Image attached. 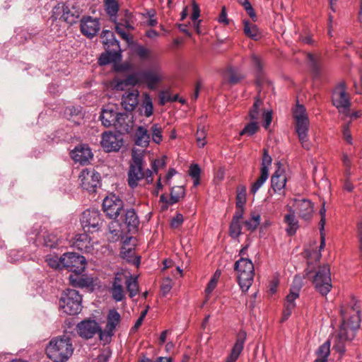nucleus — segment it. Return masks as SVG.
<instances>
[{
  "instance_id": "nucleus-1",
  "label": "nucleus",
  "mask_w": 362,
  "mask_h": 362,
  "mask_svg": "<svg viewBox=\"0 0 362 362\" xmlns=\"http://www.w3.org/2000/svg\"><path fill=\"white\" fill-rule=\"evenodd\" d=\"M361 305L354 296L341 307L342 322L334 339L333 349L342 356L346 352V344L355 337L361 323Z\"/></svg>"
},
{
  "instance_id": "nucleus-2",
  "label": "nucleus",
  "mask_w": 362,
  "mask_h": 362,
  "mask_svg": "<svg viewBox=\"0 0 362 362\" xmlns=\"http://www.w3.org/2000/svg\"><path fill=\"white\" fill-rule=\"evenodd\" d=\"M73 353L74 346L67 336L52 339L46 348L47 356L53 362H66Z\"/></svg>"
},
{
  "instance_id": "nucleus-3",
  "label": "nucleus",
  "mask_w": 362,
  "mask_h": 362,
  "mask_svg": "<svg viewBox=\"0 0 362 362\" xmlns=\"http://www.w3.org/2000/svg\"><path fill=\"white\" fill-rule=\"evenodd\" d=\"M146 178V182H153V172L144 169V158L141 153L132 151V158L128 170L127 182L129 186L134 189L136 187L139 182Z\"/></svg>"
},
{
  "instance_id": "nucleus-4",
  "label": "nucleus",
  "mask_w": 362,
  "mask_h": 362,
  "mask_svg": "<svg viewBox=\"0 0 362 362\" xmlns=\"http://www.w3.org/2000/svg\"><path fill=\"white\" fill-rule=\"evenodd\" d=\"M293 117L296 122V132L298 139L303 148L309 150L311 146L308 136L310 122L304 105L297 104L293 111Z\"/></svg>"
},
{
  "instance_id": "nucleus-5",
  "label": "nucleus",
  "mask_w": 362,
  "mask_h": 362,
  "mask_svg": "<svg viewBox=\"0 0 362 362\" xmlns=\"http://www.w3.org/2000/svg\"><path fill=\"white\" fill-rule=\"evenodd\" d=\"M234 270L238 273V281L243 292H246L252 286L255 268L252 262L245 257H241L234 264Z\"/></svg>"
},
{
  "instance_id": "nucleus-6",
  "label": "nucleus",
  "mask_w": 362,
  "mask_h": 362,
  "mask_svg": "<svg viewBox=\"0 0 362 362\" xmlns=\"http://www.w3.org/2000/svg\"><path fill=\"white\" fill-rule=\"evenodd\" d=\"M82 296L78 291L68 288L65 290L59 300V308L67 315H76L81 310Z\"/></svg>"
},
{
  "instance_id": "nucleus-7",
  "label": "nucleus",
  "mask_w": 362,
  "mask_h": 362,
  "mask_svg": "<svg viewBox=\"0 0 362 362\" xmlns=\"http://www.w3.org/2000/svg\"><path fill=\"white\" fill-rule=\"evenodd\" d=\"M332 103V105L338 109L339 112L346 115L349 114L351 100L344 81H340L333 89Z\"/></svg>"
},
{
  "instance_id": "nucleus-8",
  "label": "nucleus",
  "mask_w": 362,
  "mask_h": 362,
  "mask_svg": "<svg viewBox=\"0 0 362 362\" xmlns=\"http://www.w3.org/2000/svg\"><path fill=\"white\" fill-rule=\"evenodd\" d=\"M313 284L315 290L322 296H326L328 294L332 287L330 268L328 264L318 267L313 276Z\"/></svg>"
},
{
  "instance_id": "nucleus-9",
  "label": "nucleus",
  "mask_w": 362,
  "mask_h": 362,
  "mask_svg": "<svg viewBox=\"0 0 362 362\" xmlns=\"http://www.w3.org/2000/svg\"><path fill=\"white\" fill-rule=\"evenodd\" d=\"M52 11L56 19L63 20L70 25L75 23L81 14L79 8L73 4L59 3Z\"/></svg>"
},
{
  "instance_id": "nucleus-10",
  "label": "nucleus",
  "mask_w": 362,
  "mask_h": 362,
  "mask_svg": "<svg viewBox=\"0 0 362 362\" xmlns=\"http://www.w3.org/2000/svg\"><path fill=\"white\" fill-rule=\"evenodd\" d=\"M98 242L92 240L86 233L76 235L72 244V246L78 251L92 255L98 253Z\"/></svg>"
},
{
  "instance_id": "nucleus-11",
  "label": "nucleus",
  "mask_w": 362,
  "mask_h": 362,
  "mask_svg": "<svg viewBox=\"0 0 362 362\" xmlns=\"http://www.w3.org/2000/svg\"><path fill=\"white\" fill-rule=\"evenodd\" d=\"M63 268L74 273H82L86 264V258L75 252H66L62 255Z\"/></svg>"
},
{
  "instance_id": "nucleus-12",
  "label": "nucleus",
  "mask_w": 362,
  "mask_h": 362,
  "mask_svg": "<svg viewBox=\"0 0 362 362\" xmlns=\"http://www.w3.org/2000/svg\"><path fill=\"white\" fill-rule=\"evenodd\" d=\"M81 223L85 231L90 233L98 231L102 225L99 211L96 210H86L81 215Z\"/></svg>"
},
{
  "instance_id": "nucleus-13",
  "label": "nucleus",
  "mask_w": 362,
  "mask_h": 362,
  "mask_svg": "<svg viewBox=\"0 0 362 362\" xmlns=\"http://www.w3.org/2000/svg\"><path fill=\"white\" fill-rule=\"evenodd\" d=\"M106 320L105 329L100 330V338L102 340L111 339L121 322L122 317L117 310L111 309L107 315Z\"/></svg>"
},
{
  "instance_id": "nucleus-14",
  "label": "nucleus",
  "mask_w": 362,
  "mask_h": 362,
  "mask_svg": "<svg viewBox=\"0 0 362 362\" xmlns=\"http://www.w3.org/2000/svg\"><path fill=\"white\" fill-rule=\"evenodd\" d=\"M81 187L90 192H94L100 185V175L94 169H84L79 175Z\"/></svg>"
},
{
  "instance_id": "nucleus-15",
  "label": "nucleus",
  "mask_w": 362,
  "mask_h": 362,
  "mask_svg": "<svg viewBox=\"0 0 362 362\" xmlns=\"http://www.w3.org/2000/svg\"><path fill=\"white\" fill-rule=\"evenodd\" d=\"M103 209L107 216L115 219L123 209V202L115 194H110L103 199Z\"/></svg>"
},
{
  "instance_id": "nucleus-16",
  "label": "nucleus",
  "mask_w": 362,
  "mask_h": 362,
  "mask_svg": "<svg viewBox=\"0 0 362 362\" xmlns=\"http://www.w3.org/2000/svg\"><path fill=\"white\" fill-rule=\"evenodd\" d=\"M122 134L106 132L102 135L101 146L106 152L118 151L123 145Z\"/></svg>"
},
{
  "instance_id": "nucleus-17",
  "label": "nucleus",
  "mask_w": 362,
  "mask_h": 362,
  "mask_svg": "<svg viewBox=\"0 0 362 362\" xmlns=\"http://www.w3.org/2000/svg\"><path fill=\"white\" fill-rule=\"evenodd\" d=\"M106 11L110 16V19L115 24V30L119 36L129 43L132 41V37L124 30H122L117 22V14L119 11V6L115 0H107L105 2Z\"/></svg>"
},
{
  "instance_id": "nucleus-18",
  "label": "nucleus",
  "mask_w": 362,
  "mask_h": 362,
  "mask_svg": "<svg viewBox=\"0 0 362 362\" xmlns=\"http://www.w3.org/2000/svg\"><path fill=\"white\" fill-rule=\"evenodd\" d=\"M80 28L81 33L88 38L95 37L100 30V23L98 18L84 16L81 20Z\"/></svg>"
},
{
  "instance_id": "nucleus-19",
  "label": "nucleus",
  "mask_w": 362,
  "mask_h": 362,
  "mask_svg": "<svg viewBox=\"0 0 362 362\" xmlns=\"http://www.w3.org/2000/svg\"><path fill=\"white\" fill-rule=\"evenodd\" d=\"M70 155L76 163H79L81 165L88 163L90 160L93 158L91 150L86 144L76 146L75 148L71 151Z\"/></svg>"
},
{
  "instance_id": "nucleus-20",
  "label": "nucleus",
  "mask_w": 362,
  "mask_h": 362,
  "mask_svg": "<svg viewBox=\"0 0 362 362\" xmlns=\"http://www.w3.org/2000/svg\"><path fill=\"white\" fill-rule=\"evenodd\" d=\"M78 334L86 339L92 338L96 333L100 334L102 330L97 322L95 320H84L77 325Z\"/></svg>"
},
{
  "instance_id": "nucleus-21",
  "label": "nucleus",
  "mask_w": 362,
  "mask_h": 362,
  "mask_svg": "<svg viewBox=\"0 0 362 362\" xmlns=\"http://www.w3.org/2000/svg\"><path fill=\"white\" fill-rule=\"evenodd\" d=\"M133 116L129 113L118 112L114 127L120 134L129 133L133 127Z\"/></svg>"
},
{
  "instance_id": "nucleus-22",
  "label": "nucleus",
  "mask_w": 362,
  "mask_h": 362,
  "mask_svg": "<svg viewBox=\"0 0 362 362\" xmlns=\"http://www.w3.org/2000/svg\"><path fill=\"white\" fill-rule=\"evenodd\" d=\"M139 92L138 90L127 91L122 97V106L128 112L133 111L139 103Z\"/></svg>"
},
{
  "instance_id": "nucleus-23",
  "label": "nucleus",
  "mask_w": 362,
  "mask_h": 362,
  "mask_svg": "<svg viewBox=\"0 0 362 362\" xmlns=\"http://www.w3.org/2000/svg\"><path fill=\"white\" fill-rule=\"evenodd\" d=\"M278 169L274 172L271 178V186L275 192H281L286 186V177L284 170L281 169L280 163H277Z\"/></svg>"
},
{
  "instance_id": "nucleus-24",
  "label": "nucleus",
  "mask_w": 362,
  "mask_h": 362,
  "mask_svg": "<svg viewBox=\"0 0 362 362\" xmlns=\"http://www.w3.org/2000/svg\"><path fill=\"white\" fill-rule=\"evenodd\" d=\"M246 333L240 332L237 336L236 341L231 350L230 355L227 357L226 362H235L243 350Z\"/></svg>"
},
{
  "instance_id": "nucleus-25",
  "label": "nucleus",
  "mask_w": 362,
  "mask_h": 362,
  "mask_svg": "<svg viewBox=\"0 0 362 362\" xmlns=\"http://www.w3.org/2000/svg\"><path fill=\"white\" fill-rule=\"evenodd\" d=\"M298 297V289L296 291H293L292 289H291L290 293L287 295L286 298L284 308L283 310V316L281 320V322L287 320L288 317L291 316L293 309L296 308L295 300Z\"/></svg>"
},
{
  "instance_id": "nucleus-26",
  "label": "nucleus",
  "mask_w": 362,
  "mask_h": 362,
  "mask_svg": "<svg viewBox=\"0 0 362 362\" xmlns=\"http://www.w3.org/2000/svg\"><path fill=\"white\" fill-rule=\"evenodd\" d=\"M81 273L71 274L69 277V283L73 286L81 288H93V280L89 276L81 275Z\"/></svg>"
},
{
  "instance_id": "nucleus-27",
  "label": "nucleus",
  "mask_w": 362,
  "mask_h": 362,
  "mask_svg": "<svg viewBox=\"0 0 362 362\" xmlns=\"http://www.w3.org/2000/svg\"><path fill=\"white\" fill-rule=\"evenodd\" d=\"M124 224L129 233L137 231L139 219L134 209H130L126 211L124 216Z\"/></svg>"
},
{
  "instance_id": "nucleus-28",
  "label": "nucleus",
  "mask_w": 362,
  "mask_h": 362,
  "mask_svg": "<svg viewBox=\"0 0 362 362\" xmlns=\"http://www.w3.org/2000/svg\"><path fill=\"white\" fill-rule=\"evenodd\" d=\"M141 82H145L150 89L156 88L157 83L161 80L162 76L158 71L148 70L141 72Z\"/></svg>"
},
{
  "instance_id": "nucleus-29",
  "label": "nucleus",
  "mask_w": 362,
  "mask_h": 362,
  "mask_svg": "<svg viewBox=\"0 0 362 362\" xmlns=\"http://www.w3.org/2000/svg\"><path fill=\"white\" fill-rule=\"evenodd\" d=\"M101 38L103 39V43L105 45V49H111L115 54L119 51V42L112 31L107 30H103Z\"/></svg>"
},
{
  "instance_id": "nucleus-30",
  "label": "nucleus",
  "mask_w": 362,
  "mask_h": 362,
  "mask_svg": "<svg viewBox=\"0 0 362 362\" xmlns=\"http://www.w3.org/2000/svg\"><path fill=\"white\" fill-rule=\"evenodd\" d=\"M298 216L305 220L309 221L313 216L314 211L313 204L308 199H302L297 203Z\"/></svg>"
},
{
  "instance_id": "nucleus-31",
  "label": "nucleus",
  "mask_w": 362,
  "mask_h": 362,
  "mask_svg": "<svg viewBox=\"0 0 362 362\" xmlns=\"http://www.w3.org/2000/svg\"><path fill=\"white\" fill-rule=\"evenodd\" d=\"M140 83H141V72H136L128 75L124 79L117 81L115 88L117 90H123L129 86H134Z\"/></svg>"
},
{
  "instance_id": "nucleus-32",
  "label": "nucleus",
  "mask_w": 362,
  "mask_h": 362,
  "mask_svg": "<svg viewBox=\"0 0 362 362\" xmlns=\"http://www.w3.org/2000/svg\"><path fill=\"white\" fill-rule=\"evenodd\" d=\"M118 112L110 107L103 109L100 116L102 124L105 127H114Z\"/></svg>"
},
{
  "instance_id": "nucleus-33",
  "label": "nucleus",
  "mask_w": 362,
  "mask_h": 362,
  "mask_svg": "<svg viewBox=\"0 0 362 362\" xmlns=\"http://www.w3.org/2000/svg\"><path fill=\"white\" fill-rule=\"evenodd\" d=\"M149 142L150 134L148 130L144 127H138L135 132V144L141 147H147Z\"/></svg>"
},
{
  "instance_id": "nucleus-34",
  "label": "nucleus",
  "mask_w": 362,
  "mask_h": 362,
  "mask_svg": "<svg viewBox=\"0 0 362 362\" xmlns=\"http://www.w3.org/2000/svg\"><path fill=\"white\" fill-rule=\"evenodd\" d=\"M308 59L310 62V66L312 71L315 76H318L322 73L323 66H324V60L321 55H313L310 53H308Z\"/></svg>"
},
{
  "instance_id": "nucleus-35",
  "label": "nucleus",
  "mask_w": 362,
  "mask_h": 362,
  "mask_svg": "<svg viewBox=\"0 0 362 362\" xmlns=\"http://www.w3.org/2000/svg\"><path fill=\"white\" fill-rule=\"evenodd\" d=\"M330 341L327 340L316 350L317 358L314 362H327L330 354Z\"/></svg>"
},
{
  "instance_id": "nucleus-36",
  "label": "nucleus",
  "mask_w": 362,
  "mask_h": 362,
  "mask_svg": "<svg viewBox=\"0 0 362 362\" xmlns=\"http://www.w3.org/2000/svg\"><path fill=\"white\" fill-rule=\"evenodd\" d=\"M243 24L244 33L247 37L255 41L260 38L261 33H259V29L256 25L250 23L247 20H244Z\"/></svg>"
},
{
  "instance_id": "nucleus-37",
  "label": "nucleus",
  "mask_w": 362,
  "mask_h": 362,
  "mask_svg": "<svg viewBox=\"0 0 362 362\" xmlns=\"http://www.w3.org/2000/svg\"><path fill=\"white\" fill-rule=\"evenodd\" d=\"M290 211L291 213L284 216V221L288 225L286 228L288 235L292 236L296 233L298 224V221L296 219L294 211L291 209Z\"/></svg>"
},
{
  "instance_id": "nucleus-38",
  "label": "nucleus",
  "mask_w": 362,
  "mask_h": 362,
  "mask_svg": "<svg viewBox=\"0 0 362 362\" xmlns=\"http://www.w3.org/2000/svg\"><path fill=\"white\" fill-rule=\"evenodd\" d=\"M202 169L199 164L192 163L187 170V175L193 181V187H197L200 185Z\"/></svg>"
},
{
  "instance_id": "nucleus-39",
  "label": "nucleus",
  "mask_w": 362,
  "mask_h": 362,
  "mask_svg": "<svg viewBox=\"0 0 362 362\" xmlns=\"http://www.w3.org/2000/svg\"><path fill=\"white\" fill-rule=\"evenodd\" d=\"M125 284L130 298H134L138 294L139 284L136 276H128L125 281Z\"/></svg>"
},
{
  "instance_id": "nucleus-40",
  "label": "nucleus",
  "mask_w": 362,
  "mask_h": 362,
  "mask_svg": "<svg viewBox=\"0 0 362 362\" xmlns=\"http://www.w3.org/2000/svg\"><path fill=\"white\" fill-rule=\"evenodd\" d=\"M228 82L231 85H235L243 80L245 76L236 69L230 67L226 71Z\"/></svg>"
},
{
  "instance_id": "nucleus-41",
  "label": "nucleus",
  "mask_w": 362,
  "mask_h": 362,
  "mask_svg": "<svg viewBox=\"0 0 362 362\" xmlns=\"http://www.w3.org/2000/svg\"><path fill=\"white\" fill-rule=\"evenodd\" d=\"M263 105V100L260 99L259 95L255 98V101L250 109L249 117L251 120H257L259 119L261 107Z\"/></svg>"
},
{
  "instance_id": "nucleus-42",
  "label": "nucleus",
  "mask_w": 362,
  "mask_h": 362,
  "mask_svg": "<svg viewBox=\"0 0 362 362\" xmlns=\"http://www.w3.org/2000/svg\"><path fill=\"white\" fill-rule=\"evenodd\" d=\"M260 176L258 179L252 185L250 192L255 194L258 189L262 186V185L266 182L269 177V173L267 172V170L264 168L263 169H260Z\"/></svg>"
},
{
  "instance_id": "nucleus-43",
  "label": "nucleus",
  "mask_w": 362,
  "mask_h": 362,
  "mask_svg": "<svg viewBox=\"0 0 362 362\" xmlns=\"http://www.w3.org/2000/svg\"><path fill=\"white\" fill-rule=\"evenodd\" d=\"M259 129V126L257 120H251L247 124L243 130L240 132V136L247 135L248 136H253Z\"/></svg>"
},
{
  "instance_id": "nucleus-44",
  "label": "nucleus",
  "mask_w": 362,
  "mask_h": 362,
  "mask_svg": "<svg viewBox=\"0 0 362 362\" xmlns=\"http://www.w3.org/2000/svg\"><path fill=\"white\" fill-rule=\"evenodd\" d=\"M260 223V215L256 212L251 213L250 219L245 221V226L247 229L251 232L256 230Z\"/></svg>"
},
{
  "instance_id": "nucleus-45",
  "label": "nucleus",
  "mask_w": 362,
  "mask_h": 362,
  "mask_svg": "<svg viewBox=\"0 0 362 362\" xmlns=\"http://www.w3.org/2000/svg\"><path fill=\"white\" fill-rule=\"evenodd\" d=\"M119 56L118 52L115 54L111 49H106V53L102 54L98 59L100 65H106L115 60L116 57Z\"/></svg>"
},
{
  "instance_id": "nucleus-46",
  "label": "nucleus",
  "mask_w": 362,
  "mask_h": 362,
  "mask_svg": "<svg viewBox=\"0 0 362 362\" xmlns=\"http://www.w3.org/2000/svg\"><path fill=\"white\" fill-rule=\"evenodd\" d=\"M47 264L55 269H61L63 268L62 256L59 257L57 255H49L46 257Z\"/></svg>"
},
{
  "instance_id": "nucleus-47",
  "label": "nucleus",
  "mask_w": 362,
  "mask_h": 362,
  "mask_svg": "<svg viewBox=\"0 0 362 362\" xmlns=\"http://www.w3.org/2000/svg\"><path fill=\"white\" fill-rule=\"evenodd\" d=\"M247 189L246 187L244 185H240L237 188V195H236V207H242L246 203V196H247Z\"/></svg>"
},
{
  "instance_id": "nucleus-48",
  "label": "nucleus",
  "mask_w": 362,
  "mask_h": 362,
  "mask_svg": "<svg viewBox=\"0 0 362 362\" xmlns=\"http://www.w3.org/2000/svg\"><path fill=\"white\" fill-rule=\"evenodd\" d=\"M59 239L54 233H47L43 235V245L49 248H54L58 245Z\"/></svg>"
},
{
  "instance_id": "nucleus-49",
  "label": "nucleus",
  "mask_w": 362,
  "mask_h": 362,
  "mask_svg": "<svg viewBox=\"0 0 362 362\" xmlns=\"http://www.w3.org/2000/svg\"><path fill=\"white\" fill-rule=\"evenodd\" d=\"M142 107L144 110V115L146 117H148L153 115V105L152 103V100L148 94L145 93L144 95V100L142 103Z\"/></svg>"
},
{
  "instance_id": "nucleus-50",
  "label": "nucleus",
  "mask_w": 362,
  "mask_h": 362,
  "mask_svg": "<svg viewBox=\"0 0 362 362\" xmlns=\"http://www.w3.org/2000/svg\"><path fill=\"white\" fill-rule=\"evenodd\" d=\"M199 16H200L199 7L195 1H193V3H192V13L191 16V19L195 23L194 28H195L196 32L198 34H201V30H200V28H199V24H200L201 21H198L197 22H196V21L198 19V18L199 17Z\"/></svg>"
},
{
  "instance_id": "nucleus-51",
  "label": "nucleus",
  "mask_w": 362,
  "mask_h": 362,
  "mask_svg": "<svg viewBox=\"0 0 362 362\" xmlns=\"http://www.w3.org/2000/svg\"><path fill=\"white\" fill-rule=\"evenodd\" d=\"M206 133L205 131V127L204 126H199L197 127V134H196V141L197 144L199 148H202L206 144Z\"/></svg>"
},
{
  "instance_id": "nucleus-52",
  "label": "nucleus",
  "mask_w": 362,
  "mask_h": 362,
  "mask_svg": "<svg viewBox=\"0 0 362 362\" xmlns=\"http://www.w3.org/2000/svg\"><path fill=\"white\" fill-rule=\"evenodd\" d=\"M110 291L112 298L116 302H120L124 298V290L123 286H112Z\"/></svg>"
},
{
  "instance_id": "nucleus-53",
  "label": "nucleus",
  "mask_w": 362,
  "mask_h": 362,
  "mask_svg": "<svg viewBox=\"0 0 362 362\" xmlns=\"http://www.w3.org/2000/svg\"><path fill=\"white\" fill-rule=\"evenodd\" d=\"M242 227L239 221H231L229 226V235L233 238H237L241 234Z\"/></svg>"
},
{
  "instance_id": "nucleus-54",
  "label": "nucleus",
  "mask_w": 362,
  "mask_h": 362,
  "mask_svg": "<svg viewBox=\"0 0 362 362\" xmlns=\"http://www.w3.org/2000/svg\"><path fill=\"white\" fill-rule=\"evenodd\" d=\"M152 139L156 144H160L163 140L162 129L158 124H155L151 127Z\"/></svg>"
},
{
  "instance_id": "nucleus-55",
  "label": "nucleus",
  "mask_w": 362,
  "mask_h": 362,
  "mask_svg": "<svg viewBox=\"0 0 362 362\" xmlns=\"http://www.w3.org/2000/svg\"><path fill=\"white\" fill-rule=\"evenodd\" d=\"M272 161V158L269 154L268 149L264 148L263 149L262 160L260 169H263L264 168L267 170V172L269 173V167L271 165Z\"/></svg>"
},
{
  "instance_id": "nucleus-56",
  "label": "nucleus",
  "mask_w": 362,
  "mask_h": 362,
  "mask_svg": "<svg viewBox=\"0 0 362 362\" xmlns=\"http://www.w3.org/2000/svg\"><path fill=\"white\" fill-rule=\"evenodd\" d=\"M350 124H351V122H349L347 124L343 125V127H342V135H343V139H344V141L347 144H352L353 141H352L351 134V132H350Z\"/></svg>"
},
{
  "instance_id": "nucleus-57",
  "label": "nucleus",
  "mask_w": 362,
  "mask_h": 362,
  "mask_svg": "<svg viewBox=\"0 0 362 362\" xmlns=\"http://www.w3.org/2000/svg\"><path fill=\"white\" fill-rule=\"evenodd\" d=\"M243 1V6H244V8L246 11L247 13L248 14V16L252 18V20L254 22L257 21V15L251 4L248 1V0Z\"/></svg>"
},
{
  "instance_id": "nucleus-58",
  "label": "nucleus",
  "mask_w": 362,
  "mask_h": 362,
  "mask_svg": "<svg viewBox=\"0 0 362 362\" xmlns=\"http://www.w3.org/2000/svg\"><path fill=\"white\" fill-rule=\"evenodd\" d=\"M172 288V280L167 277L165 278L161 284V292L163 296H166Z\"/></svg>"
},
{
  "instance_id": "nucleus-59",
  "label": "nucleus",
  "mask_w": 362,
  "mask_h": 362,
  "mask_svg": "<svg viewBox=\"0 0 362 362\" xmlns=\"http://www.w3.org/2000/svg\"><path fill=\"white\" fill-rule=\"evenodd\" d=\"M20 251H11L9 253V260L12 262H19L21 259H27V257H23L20 254Z\"/></svg>"
},
{
  "instance_id": "nucleus-60",
  "label": "nucleus",
  "mask_w": 362,
  "mask_h": 362,
  "mask_svg": "<svg viewBox=\"0 0 362 362\" xmlns=\"http://www.w3.org/2000/svg\"><path fill=\"white\" fill-rule=\"evenodd\" d=\"M136 54L141 59H146L149 54V50L144 46H138L135 50Z\"/></svg>"
},
{
  "instance_id": "nucleus-61",
  "label": "nucleus",
  "mask_w": 362,
  "mask_h": 362,
  "mask_svg": "<svg viewBox=\"0 0 362 362\" xmlns=\"http://www.w3.org/2000/svg\"><path fill=\"white\" fill-rule=\"evenodd\" d=\"M176 95L174 98H172L168 92H161L160 95V103L161 105H165L166 103L175 100L177 98Z\"/></svg>"
},
{
  "instance_id": "nucleus-62",
  "label": "nucleus",
  "mask_w": 362,
  "mask_h": 362,
  "mask_svg": "<svg viewBox=\"0 0 362 362\" xmlns=\"http://www.w3.org/2000/svg\"><path fill=\"white\" fill-rule=\"evenodd\" d=\"M218 21L220 23H223L224 25L229 24V20L227 18L226 8L225 6L222 7L221 13L218 18Z\"/></svg>"
},
{
  "instance_id": "nucleus-63",
  "label": "nucleus",
  "mask_w": 362,
  "mask_h": 362,
  "mask_svg": "<svg viewBox=\"0 0 362 362\" xmlns=\"http://www.w3.org/2000/svg\"><path fill=\"white\" fill-rule=\"evenodd\" d=\"M165 165V163L164 158H161L156 159L152 165L153 173H157L158 169L164 167Z\"/></svg>"
},
{
  "instance_id": "nucleus-64",
  "label": "nucleus",
  "mask_w": 362,
  "mask_h": 362,
  "mask_svg": "<svg viewBox=\"0 0 362 362\" xmlns=\"http://www.w3.org/2000/svg\"><path fill=\"white\" fill-rule=\"evenodd\" d=\"M357 234L359 242V250L362 257V219L357 223Z\"/></svg>"
}]
</instances>
